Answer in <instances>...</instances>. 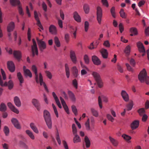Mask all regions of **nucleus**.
<instances>
[{"label":"nucleus","mask_w":149,"mask_h":149,"mask_svg":"<svg viewBox=\"0 0 149 149\" xmlns=\"http://www.w3.org/2000/svg\"><path fill=\"white\" fill-rule=\"evenodd\" d=\"M31 69L32 71L35 73V80L36 82L38 84L39 83L40 86L43 85L45 90L47 93H49V90L45 83L43 81V77L41 73H40L39 74V81L38 74L37 72V69L36 65H33L31 67Z\"/></svg>","instance_id":"f257e3e1"},{"label":"nucleus","mask_w":149,"mask_h":149,"mask_svg":"<svg viewBox=\"0 0 149 149\" xmlns=\"http://www.w3.org/2000/svg\"><path fill=\"white\" fill-rule=\"evenodd\" d=\"M138 79L141 83L145 81L147 84H149V76H147V73L145 68L140 72L138 75Z\"/></svg>","instance_id":"f03ea898"},{"label":"nucleus","mask_w":149,"mask_h":149,"mask_svg":"<svg viewBox=\"0 0 149 149\" xmlns=\"http://www.w3.org/2000/svg\"><path fill=\"white\" fill-rule=\"evenodd\" d=\"M43 117L48 127L51 129L52 123L51 115L49 111L46 110L44 111Z\"/></svg>","instance_id":"7ed1b4c3"},{"label":"nucleus","mask_w":149,"mask_h":149,"mask_svg":"<svg viewBox=\"0 0 149 149\" xmlns=\"http://www.w3.org/2000/svg\"><path fill=\"white\" fill-rule=\"evenodd\" d=\"M36 40L40 50L41 52H42L46 48V44L44 41H42V39L39 40L38 38H36Z\"/></svg>","instance_id":"20e7f679"},{"label":"nucleus","mask_w":149,"mask_h":149,"mask_svg":"<svg viewBox=\"0 0 149 149\" xmlns=\"http://www.w3.org/2000/svg\"><path fill=\"white\" fill-rule=\"evenodd\" d=\"M32 42L33 45L31 46V51L32 56L34 57L35 55L38 56V52L36 42L34 39H32Z\"/></svg>","instance_id":"39448f33"},{"label":"nucleus","mask_w":149,"mask_h":149,"mask_svg":"<svg viewBox=\"0 0 149 149\" xmlns=\"http://www.w3.org/2000/svg\"><path fill=\"white\" fill-rule=\"evenodd\" d=\"M102 16V10L100 7L98 6L97 9V19L99 24H101Z\"/></svg>","instance_id":"423d86ee"},{"label":"nucleus","mask_w":149,"mask_h":149,"mask_svg":"<svg viewBox=\"0 0 149 149\" xmlns=\"http://www.w3.org/2000/svg\"><path fill=\"white\" fill-rule=\"evenodd\" d=\"M11 121L15 128L18 130H20L21 129V126L17 118H13L11 119Z\"/></svg>","instance_id":"0eeeda50"},{"label":"nucleus","mask_w":149,"mask_h":149,"mask_svg":"<svg viewBox=\"0 0 149 149\" xmlns=\"http://www.w3.org/2000/svg\"><path fill=\"white\" fill-rule=\"evenodd\" d=\"M14 57L19 62L21 59L22 55L21 52L19 51L14 50L13 51Z\"/></svg>","instance_id":"6e6552de"},{"label":"nucleus","mask_w":149,"mask_h":149,"mask_svg":"<svg viewBox=\"0 0 149 149\" xmlns=\"http://www.w3.org/2000/svg\"><path fill=\"white\" fill-rule=\"evenodd\" d=\"M7 66L8 68L11 72H13L15 71V65L12 61H8L7 63Z\"/></svg>","instance_id":"1a4fd4ad"},{"label":"nucleus","mask_w":149,"mask_h":149,"mask_svg":"<svg viewBox=\"0 0 149 149\" xmlns=\"http://www.w3.org/2000/svg\"><path fill=\"white\" fill-rule=\"evenodd\" d=\"M7 105L12 111L17 114L19 113V111L18 109L11 102H8L7 103Z\"/></svg>","instance_id":"9d476101"},{"label":"nucleus","mask_w":149,"mask_h":149,"mask_svg":"<svg viewBox=\"0 0 149 149\" xmlns=\"http://www.w3.org/2000/svg\"><path fill=\"white\" fill-rule=\"evenodd\" d=\"M92 60L95 65H98L101 64V62L96 56L94 55L92 57Z\"/></svg>","instance_id":"9b49d317"},{"label":"nucleus","mask_w":149,"mask_h":149,"mask_svg":"<svg viewBox=\"0 0 149 149\" xmlns=\"http://www.w3.org/2000/svg\"><path fill=\"white\" fill-rule=\"evenodd\" d=\"M136 45L138 50L140 52L146 53L145 48L143 44L141 42H137Z\"/></svg>","instance_id":"f8f14e48"},{"label":"nucleus","mask_w":149,"mask_h":149,"mask_svg":"<svg viewBox=\"0 0 149 149\" xmlns=\"http://www.w3.org/2000/svg\"><path fill=\"white\" fill-rule=\"evenodd\" d=\"M70 57L72 62L76 64L77 63V58L74 51L71 50L70 52Z\"/></svg>","instance_id":"ddd939ff"},{"label":"nucleus","mask_w":149,"mask_h":149,"mask_svg":"<svg viewBox=\"0 0 149 149\" xmlns=\"http://www.w3.org/2000/svg\"><path fill=\"white\" fill-rule=\"evenodd\" d=\"M121 95L123 100L125 102H127L129 100V97L128 95L125 91H122L121 93Z\"/></svg>","instance_id":"4468645a"},{"label":"nucleus","mask_w":149,"mask_h":149,"mask_svg":"<svg viewBox=\"0 0 149 149\" xmlns=\"http://www.w3.org/2000/svg\"><path fill=\"white\" fill-rule=\"evenodd\" d=\"M139 122L138 120H136L133 121L130 125L132 130H134L136 129L139 127Z\"/></svg>","instance_id":"2eb2a0df"},{"label":"nucleus","mask_w":149,"mask_h":149,"mask_svg":"<svg viewBox=\"0 0 149 149\" xmlns=\"http://www.w3.org/2000/svg\"><path fill=\"white\" fill-rule=\"evenodd\" d=\"M15 24L14 22H12L9 23L7 27V31L8 32L13 31L15 28Z\"/></svg>","instance_id":"dca6fc26"},{"label":"nucleus","mask_w":149,"mask_h":149,"mask_svg":"<svg viewBox=\"0 0 149 149\" xmlns=\"http://www.w3.org/2000/svg\"><path fill=\"white\" fill-rule=\"evenodd\" d=\"M32 102L36 108L37 110L39 111L40 109V104L38 100L35 99H33L32 100Z\"/></svg>","instance_id":"f3484780"},{"label":"nucleus","mask_w":149,"mask_h":149,"mask_svg":"<svg viewBox=\"0 0 149 149\" xmlns=\"http://www.w3.org/2000/svg\"><path fill=\"white\" fill-rule=\"evenodd\" d=\"M52 95L53 97L54 98L55 100L56 104L58 106V107L60 109L61 108L62 106H61L59 100L55 93L54 92H53L52 93Z\"/></svg>","instance_id":"a211bd4d"},{"label":"nucleus","mask_w":149,"mask_h":149,"mask_svg":"<svg viewBox=\"0 0 149 149\" xmlns=\"http://www.w3.org/2000/svg\"><path fill=\"white\" fill-rule=\"evenodd\" d=\"M14 102L15 105L17 107H20L21 105V103L19 98L15 96L14 98Z\"/></svg>","instance_id":"6ab92c4d"},{"label":"nucleus","mask_w":149,"mask_h":149,"mask_svg":"<svg viewBox=\"0 0 149 149\" xmlns=\"http://www.w3.org/2000/svg\"><path fill=\"white\" fill-rule=\"evenodd\" d=\"M73 17L74 20L78 22H81V18L77 11L73 13Z\"/></svg>","instance_id":"aec40b11"},{"label":"nucleus","mask_w":149,"mask_h":149,"mask_svg":"<svg viewBox=\"0 0 149 149\" xmlns=\"http://www.w3.org/2000/svg\"><path fill=\"white\" fill-rule=\"evenodd\" d=\"M84 141L85 143L86 147L87 148H89L91 145V143L90 140L88 137L86 136L84 138Z\"/></svg>","instance_id":"412c9836"},{"label":"nucleus","mask_w":149,"mask_h":149,"mask_svg":"<svg viewBox=\"0 0 149 149\" xmlns=\"http://www.w3.org/2000/svg\"><path fill=\"white\" fill-rule=\"evenodd\" d=\"M100 53L103 58L106 59L108 58V53L106 49H102L100 51Z\"/></svg>","instance_id":"4be33fe9"},{"label":"nucleus","mask_w":149,"mask_h":149,"mask_svg":"<svg viewBox=\"0 0 149 149\" xmlns=\"http://www.w3.org/2000/svg\"><path fill=\"white\" fill-rule=\"evenodd\" d=\"M109 138L110 141L114 146L116 147L118 146V142L117 140L115 139L111 136L109 137Z\"/></svg>","instance_id":"5701e85b"},{"label":"nucleus","mask_w":149,"mask_h":149,"mask_svg":"<svg viewBox=\"0 0 149 149\" xmlns=\"http://www.w3.org/2000/svg\"><path fill=\"white\" fill-rule=\"evenodd\" d=\"M17 77L19 81L20 86H22V84L23 83L24 79L23 77L20 72H18L17 73Z\"/></svg>","instance_id":"b1692460"},{"label":"nucleus","mask_w":149,"mask_h":149,"mask_svg":"<svg viewBox=\"0 0 149 149\" xmlns=\"http://www.w3.org/2000/svg\"><path fill=\"white\" fill-rule=\"evenodd\" d=\"M49 31L51 34H55L56 32V28L54 25H51L49 28Z\"/></svg>","instance_id":"393cba45"},{"label":"nucleus","mask_w":149,"mask_h":149,"mask_svg":"<svg viewBox=\"0 0 149 149\" xmlns=\"http://www.w3.org/2000/svg\"><path fill=\"white\" fill-rule=\"evenodd\" d=\"M11 5L13 6L17 5L19 6L20 5V2L19 0H10Z\"/></svg>","instance_id":"a878e982"},{"label":"nucleus","mask_w":149,"mask_h":149,"mask_svg":"<svg viewBox=\"0 0 149 149\" xmlns=\"http://www.w3.org/2000/svg\"><path fill=\"white\" fill-rule=\"evenodd\" d=\"M68 94L69 97L72 102H75L76 101V98L74 94L71 91H68Z\"/></svg>","instance_id":"bb28decb"},{"label":"nucleus","mask_w":149,"mask_h":149,"mask_svg":"<svg viewBox=\"0 0 149 149\" xmlns=\"http://www.w3.org/2000/svg\"><path fill=\"white\" fill-rule=\"evenodd\" d=\"M24 75L26 77H29V78L32 77V74L29 70L27 69L24 71Z\"/></svg>","instance_id":"cd10ccee"},{"label":"nucleus","mask_w":149,"mask_h":149,"mask_svg":"<svg viewBox=\"0 0 149 149\" xmlns=\"http://www.w3.org/2000/svg\"><path fill=\"white\" fill-rule=\"evenodd\" d=\"M30 126L31 128L35 132L36 134L38 133V130L34 123H30Z\"/></svg>","instance_id":"c85d7f7f"},{"label":"nucleus","mask_w":149,"mask_h":149,"mask_svg":"<svg viewBox=\"0 0 149 149\" xmlns=\"http://www.w3.org/2000/svg\"><path fill=\"white\" fill-rule=\"evenodd\" d=\"M74 135V136L73 139L74 143H76L80 142L81 141V139L79 136L77 134Z\"/></svg>","instance_id":"c756f323"},{"label":"nucleus","mask_w":149,"mask_h":149,"mask_svg":"<svg viewBox=\"0 0 149 149\" xmlns=\"http://www.w3.org/2000/svg\"><path fill=\"white\" fill-rule=\"evenodd\" d=\"M84 10L86 14H88L90 11V7L87 3H85L83 6Z\"/></svg>","instance_id":"7c9ffc66"},{"label":"nucleus","mask_w":149,"mask_h":149,"mask_svg":"<svg viewBox=\"0 0 149 149\" xmlns=\"http://www.w3.org/2000/svg\"><path fill=\"white\" fill-rule=\"evenodd\" d=\"M72 74L76 78L78 75V70L76 66H74L72 68Z\"/></svg>","instance_id":"2f4dec72"},{"label":"nucleus","mask_w":149,"mask_h":149,"mask_svg":"<svg viewBox=\"0 0 149 149\" xmlns=\"http://www.w3.org/2000/svg\"><path fill=\"white\" fill-rule=\"evenodd\" d=\"M65 71L67 77L69 78L70 75V70L68 64L65 63Z\"/></svg>","instance_id":"473e14b6"},{"label":"nucleus","mask_w":149,"mask_h":149,"mask_svg":"<svg viewBox=\"0 0 149 149\" xmlns=\"http://www.w3.org/2000/svg\"><path fill=\"white\" fill-rule=\"evenodd\" d=\"M120 16L123 19H126L127 17V15L124 12L123 9H121L119 12Z\"/></svg>","instance_id":"72a5a7b5"},{"label":"nucleus","mask_w":149,"mask_h":149,"mask_svg":"<svg viewBox=\"0 0 149 149\" xmlns=\"http://www.w3.org/2000/svg\"><path fill=\"white\" fill-rule=\"evenodd\" d=\"M92 74L96 81L101 79L100 75L97 72H93Z\"/></svg>","instance_id":"f704fd0d"},{"label":"nucleus","mask_w":149,"mask_h":149,"mask_svg":"<svg viewBox=\"0 0 149 149\" xmlns=\"http://www.w3.org/2000/svg\"><path fill=\"white\" fill-rule=\"evenodd\" d=\"M130 31L131 33H133L134 36H136L138 34V31L137 29L135 27H132L130 29Z\"/></svg>","instance_id":"c9c22d12"},{"label":"nucleus","mask_w":149,"mask_h":149,"mask_svg":"<svg viewBox=\"0 0 149 149\" xmlns=\"http://www.w3.org/2000/svg\"><path fill=\"white\" fill-rule=\"evenodd\" d=\"M26 133L33 140L35 139V137L33 133L29 130H26Z\"/></svg>","instance_id":"e433bc0d"},{"label":"nucleus","mask_w":149,"mask_h":149,"mask_svg":"<svg viewBox=\"0 0 149 149\" xmlns=\"http://www.w3.org/2000/svg\"><path fill=\"white\" fill-rule=\"evenodd\" d=\"M131 50V47L130 45L127 46L124 50V52L127 56H128L130 54Z\"/></svg>","instance_id":"4c0bfd02"},{"label":"nucleus","mask_w":149,"mask_h":149,"mask_svg":"<svg viewBox=\"0 0 149 149\" xmlns=\"http://www.w3.org/2000/svg\"><path fill=\"white\" fill-rule=\"evenodd\" d=\"M134 106L133 102L131 101L127 105L126 107L127 108V111H129L131 110L132 109L133 107Z\"/></svg>","instance_id":"58836bf2"},{"label":"nucleus","mask_w":149,"mask_h":149,"mask_svg":"<svg viewBox=\"0 0 149 149\" xmlns=\"http://www.w3.org/2000/svg\"><path fill=\"white\" fill-rule=\"evenodd\" d=\"M6 110V107L4 103H2L0 106V111L2 112H5Z\"/></svg>","instance_id":"ea45409f"},{"label":"nucleus","mask_w":149,"mask_h":149,"mask_svg":"<svg viewBox=\"0 0 149 149\" xmlns=\"http://www.w3.org/2000/svg\"><path fill=\"white\" fill-rule=\"evenodd\" d=\"M84 60L85 63L86 64H89L90 62V59L88 56L87 54L85 55L84 56Z\"/></svg>","instance_id":"a19ab883"},{"label":"nucleus","mask_w":149,"mask_h":149,"mask_svg":"<svg viewBox=\"0 0 149 149\" xmlns=\"http://www.w3.org/2000/svg\"><path fill=\"white\" fill-rule=\"evenodd\" d=\"M85 126L86 130L88 131L90 130V119L88 118L85 123Z\"/></svg>","instance_id":"79ce46f5"},{"label":"nucleus","mask_w":149,"mask_h":149,"mask_svg":"<svg viewBox=\"0 0 149 149\" xmlns=\"http://www.w3.org/2000/svg\"><path fill=\"white\" fill-rule=\"evenodd\" d=\"M91 111L93 115L95 117H97L98 116V111L93 108L91 109Z\"/></svg>","instance_id":"37998d69"},{"label":"nucleus","mask_w":149,"mask_h":149,"mask_svg":"<svg viewBox=\"0 0 149 149\" xmlns=\"http://www.w3.org/2000/svg\"><path fill=\"white\" fill-rule=\"evenodd\" d=\"M136 4L135 3H133L132 4L131 7L133 10H134L136 12V15L139 16H141V14L139 13L138 9L137 8H135Z\"/></svg>","instance_id":"c03bdc74"},{"label":"nucleus","mask_w":149,"mask_h":149,"mask_svg":"<svg viewBox=\"0 0 149 149\" xmlns=\"http://www.w3.org/2000/svg\"><path fill=\"white\" fill-rule=\"evenodd\" d=\"M54 42L56 46L57 47H60L61 46V44L58 38L57 37L55 36L54 37Z\"/></svg>","instance_id":"a18cd8bd"},{"label":"nucleus","mask_w":149,"mask_h":149,"mask_svg":"<svg viewBox=\"0 0 149 149\" xmlns=\"http://www.w3.org/2000/svg\"><path fill=\"white\" fill-rule=\"evenodd\" d=\"M137 112L140 116H142L145 112V109L144 108H141L137 110Z\"/></svg>","instance_id":"49530a36"},{"label":"nucleus","mask_w":149,"mask_h":149,"mask_svg":"<svg viewBox=\"0 0 149 149\" xmlns=\"http://www.w3.org/2000/svg\"><path fill=\"white\" fill-rule=\"evenodd\" d=\"M72 111L75 116L77 115V110L76 106L74 105H72L71 107Z\"/></svg>","instance_id":"de8ad7c7"},{"label":"nucleus","mask_w":149,"mask_h":149,"mask_svg":"<svg viewBox=\"0 0 149 149\" xmlns=\"http://www.w3.org/2000/svg\"><path fill=\"white\" fill-rule=\"evenodd\" d=\"M8 87L9 89H12L14 85L13 81L11 80H9L8 82Z\"/></svg>","instance_id":"09e8293b"},{"label":"nucleus","mask_w":149,"mask_h":149,"mask_svg":"<svg viewBox=\"0 0 149 149\" xmlns=\"http://www.w3.org/2000/svg\"><path fill=\"white\" fill-rule=\"evenodd\" d=\"M3 131L6 136H8L9 133V130L7 126H5L3 129Z\"/></svg>","instance_id":"8fccbe9b"},{"label":"nucleus","mask_w":149,"mask_h":149,"mask_svg":"<svg viewBox=\"0 0 149 149\" xmlns=\"http://www.w3.org/2000/svg\"><path fill=\"white\" fill-rule=\"evenodd\" d=\"M122 137L125 140L128 141L130 140L132 138L130 136L125 134H123L122 135Z\"/></svg>","instance_id":"3c124183"},{"label":"nucleus","mask_w":149,"mask_h":149,"mask_svg":"<svg viewBox=\"0 0 149 149\" xmlns=\"http://www.w3.org/2000/svg\"><path fill=\"white\" fill-rule=\"evenodd\" d=\"M72 132L74 135L77 134V129L75 124H73L72 126Z\"/></svg>","instance_id":"603ef678"},{"label":"nucleus","mask_w":149,"mask_h":149,"mask_svg":"<svg viewBox=\"0 0 149 149\" xmlns=\"http://www.w3.org/2000/svg\"><path fill=\"white\" fill-rule=\"evenodd\" d=\"M97 82L98 86L100 88H101L103 86V83L101 79L96 81Z\"/></svg>","instance_id":"864d4df0"},{"label":"nucleus","mask_w":149,"mask_h":149,"mask_svg":"<svg viewBox=\"0 0 149 149\" xmlns=\"http://www.w3.org/2000/svg\"><path fill=\"white\" fill-rule=\"evenodd\" d=\"M56 139L58 144L59 145H60L61 144V141L60 138L59 133L58 130L56 134Z\"/></svg>","instance_id":"5fc2aeb1"},{"label":"nucleus","mask_w":149,"mask_h":149,"mask_svg":"<svg viewBox=\"0 0 149 149\" xmlns=\"http://www.w3.org/2000/svg\"><path fill=\"white\" fill-rule=\"evenodd\" d=\"M110 11L112 17L114 18H116L115 8L114 7H112L111 8L110 10Z\"/></svg>","instance_id":"6e6d98bb"},{"label":"nucleus","mask_w":149,"mask_h":149,"mask_svg":"<svg viewBox=\"0 0 149 149\" xmlns=\"http://www.w3.org/2000/svg\"><path fill=\"white\" fill-rule=\"evenodd\" d=\"M18 11L19 14L22 16L24 15V13L23 10L21 5H19L18 6Z\"/></svg>","instance_id":"4d7b16f0"},{"label":"nucleus","mask_w":149,"mask_h":149,"mask_svg":"<svg viewBox=\"0 0 149 149\" xmlns=\"http://www.w3.org/2000/svg\"><path fill=\"white\" fill-rule=\"evenodd\" d=\"M52 106L54 110L55 113L56 114V116L57 118L58 117V114L56 108L54 104H52Z\"/></svg>","instance_id":"13d9d810"},{"label":"nucleus","mask_w":149,"mask_h":149,"mask_svg":"<svg viewBox=\"0 0 149 149\" xmlns=\"http://www.w3.org/2000/svg\"><path fill=\"white\" fill-rule=\"evenodd\" d=\"M89 26V23L88 21H86L84 23V29L85 31L87 32L88 30Z\"/></svg>","instance_id":"bf43d9fd"},{"label":"nucleus","mask_w":149,"mask_h":149,"mask_svg":"<svg viewBox=\"0 0 149 149\" xmlns=\"http://www.w3.org/2000/svg\"><path fill=\"white\" fill-rule=\"evenodd\" d=\"M72 84L73 86L76 89L78 88V83L77 80L76 79H74L72 81Z\"/></svg>","instance_id":"052dcab7"},{"label":"nucleus","mask_w":149,"mask_h":149,"mask_svg":"<svg viewBox=\"0 0 149 149\" xmlns=\"http://www.w3.org/2000/svg\"><path fill=\"white\" fill-rule=\"evenodd\" d=\"M125 65L127 68V69L129 71L133 72L134 71L133 69L131 67L130 65L129 64L126 63L125 64Z\"/></svg>","instance_id":"680f3d73"},{"label":"nucleus","mask_w":149,"mask_h":149,"mask_svg":"<svg viewBox=\"0 0 149 149\" xmlns=\"http://www.w3.org/2000/svg\"><path fill=\"white\" fill-rule=\"evenodd\" d=\"M36 20L37 21V26H39V27L42 30H43L44 29L39 19H36Z\"/></svg>","instance_id":"e2e57ef3"},{"label":"nucleus","mask_w":149,"mask_h":149,"mask_svg":"<svg viewBox=\"0 0 149 149\" xmlns=\"http://www.w3.org/2000/svg\"><path fill=\"white\" fill-rule=\"evenodd\" d=\"M45 72L47 77L49 79H51L52 77V75L51 73L48 70L45 71Z\"/></svg>","instance_id":"0e129e2a"},{"label":"nucleus","mask_w":149,"mask_h":149,"mask_svg":"<svg viewBox=\"0 0 149 149\" xmlns=\"http://www.w3.org/2000/svg\"><path fill=\"white\" fill-rule=\"evenodd\" d=\"M118 26L120 32L122 33L124 30V27L123 24L121 23H119Z\"/></svg>","instance_id":"69168bd1"},{"label":"nucleus","mask_w":149,"mask_h":149,"mask_svg":"<svg viewBox=\"0 0 149 149\" xmlns=\"http://www.w3.org/2000/svg\"><path fill=\"white\" fill-rule=\"evenodd\" d=\"M146 3V1L145 0H142L140 1L138 3V6L141 7L145 4Z\"/></svg>","instance_id":"338daca9"},{"label":"nucleus","mask_w":149,"mask_h":149,"mask_svg":"<svg viewBox=\"0 0 149 149\" xmlns=\"http://www.w3.org/2000/svg\"><path fill=\"white\" fill-rule=\"evenodd\" d=\"M101 2L103 6L107 7L109 6V4L107 0H101Z\"/></svg>","instance_id":"774afa93"}]
</instances>
